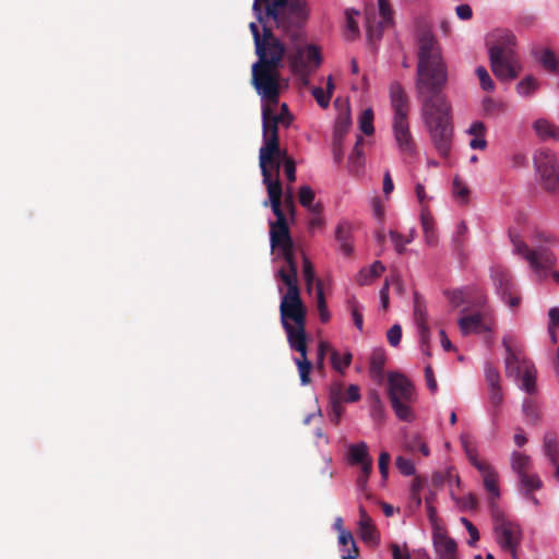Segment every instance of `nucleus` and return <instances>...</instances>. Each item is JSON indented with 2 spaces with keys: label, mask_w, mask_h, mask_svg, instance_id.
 I'll return each instance as SVG.
<instances>
[{
  "label": "nucleus",
  "mask_w": 559,
  "mask_h": 559,
  "mask_svg": "<svg viewBox=\"0 0 559 559\" xmlns=\"http://www.w3.org/2000/svg\"><path fill=\"white\" fill-rule=\"evenodd\" d=\"M370 141H366L361 135L356 136L354 147L352 148V174L359 173L366 164V156L361 146Z\"/></svg>",
  "instance_id": "obj_29"
},
{
  "label": "nucleus",
  "mask_w": 559,
  "mask_h": 559,
  "mask_svg": "<svg viewBox=\"0 0 559 559\" xmlns=\"http://www.w3.org/2000/svg\"><path fill=\"white\" fill-rule=\"evenodd\" d=\"M503 344L507 347L508 355L506 357V372L507 376L513 378L514 380H520L522 372L532 364L531 360L525 357L520 356L511 350L510 346L507 345L506 340H503Z\"/></svg>",
  "instance_id": "obj_26"
},
{
  "label": "nucleus",
  "mask_w": 559,
  "mask_h": 559,
  "mask_svg": "<svg viewBox=\"0 0 559 559\" xmlns=\"http://www.w3.org/2000/svg\"><path fill=\"white\" fill-rule=\"evenodd\" d=\"M287 335V342L293 350L299 353V357L295 358V364L298 367L300 381L302 385L310 383V371L312 365L307 357V333L306 323L296 324L283 328Z\"/></svg>",
  "instance_id": "obj_9"
},
{
  "label": "nucleus",
  "mask_w": 559,
  "mask_h": 559,
  "mask_svg": "<svg viewBox=\"0 0 559 559\" xmlns=\"http://www.w3.org/2000/svg\"><path fill=\"white\" fill-rule=\"evenodd\" d=\"M316 293H317L316 297H317V308H318L319 317H320L321 322L325 323L330 320V312L328 310L321 281H317Z\"/></svg>",
  "instance_id": "obj_40"
},
{
  "label": "nucleus",
  "mask_w": 559,
  "mask_h": 559,
  "mask_svg": "<svg viewBox=\"0 0 559 559\" xmlns=\"http://www.w3.org/2000/svg\"><path fill=\"white\" fill-rule=\"evenodd\" d=\"M544 453L551 464H557L559 461V444L552 435L548 433L544 437Z\"/></svg>",
  "instance_id": "obj_36"
},
{
  "label": "nucleus",
  "mask_w": 559,
  "mask_h": 559,
  "mask_svg": "<svg viewBox=\"0 0 559 559\" xmlns=\"http://www.w3.org/2000/svg\"><path fill=\"white\" fill-rule=\"evenodd\" d=\"M311 94L320 107L326 108L329 106L331 96L322 87H319V86L312 87Z\"/></svg>",
  "instance_id": "obj_58"
},
{
  "label": "nucleus",
  "mask_w": 559,
  "mask_h": 559,
  "mask_svg": "<svg viewBox=\"0 0 559 559\" xmlns=\"http://www.w3.org/2000/svg\"><path fill=\"white\" fill-rule=\"evenodd\" d=\"M461 523L465 526L466 531L469 534L468 545L474 546L475 543L479 539V533L476 526L466 518H461Z\"/></svg>",
  "instance_id": "obj_61"
},
{
  "label": "nucleus",
  "mask_w": 559,
  "mask_h": 559,
  "mask_svg": "<svg viewBox=\"0 0 559 559\" xmlns=\"http://www.w3.org/2000/svg\"><path fill=\"white\" fill-rule=\"evenodd\" d=\"M488 55L492 73L501 82L518 78L522 66L514 50L515 36L506 28H497L487 36Z\"/></svg>",
  "instance_id": "obj_3"
},
{
  "label": "nucleus",
  "mask_w": 559,
  "mask_h": 559,
  "mask_svg": "<svg viewBox=\"0 0 559 559\" xmlns=\"http://www.w3.org/2000/svg\"><path fill=\"white\" fill-rule=\"evenodd\" d=\"M287 150L277 148L266 158H263V148L259 151V165L262 174L263 185L266 187L269 199L272 192H277V198L283 197V188L280 181V169L285 158L287 157Z\"/></svg>",
  "instance_id": "obj_8"
},
{
  "label": "nucleus",
  "mask_w": 559,
  "mask_h": 559,
  "mask_svg": "<svg viewBox=\"0 0 559 559\" xmlns=\"http://www.w3.org/2000/svg\"><path fill=\"white\" fill-rule=\"evenodd\" d=\"M432 546L437 559H459L456 542L438 525L432 531Z\"/></svg>",
  "instance_id": "obj_20"
},
{
  "label": "nucleus",
  "mask_w": 559,
  "mask_h": 559,
  "mask_svg": "<svg viewBox=\"0 0 559 559\" xmlns=\"http://www.w3.org/2000/svg\"><path fill=\"white\" fill-rule=\"evenodd\" d=\"M330 362L335 371L344 374L345 370L349 366V353H344L341 356L337 350L331 349Z\"/></svg>",
  "instance_id": "obj_42"
},
{
  "label": "nucleus",
  "mask_w": 559,
  "mask_h": 559,
  "mask_svg": "<svg viewBox=\"0 0 559 559\" xmlns=\"http://www.w3.org/2000/svg\"><path fill=\"white\" fill-rule=\"evenodd\" d=\"M484 112L489 117H496L506 111V104L502 100H496L486 97L481 102Z\"/></svg>",
  "instance_id": "obj_41"
},
{
  "label": "nucleus",
  "mask_w": 559,
  "mask_h": 559,
  "mask_svg": "<svg viewBox=\"0 0 559 559\" xmlns=\"http://www.w3.org/2000/svg\"><path fill=\"white\" fill-rule=\"evenodd\" d=\"M379 16H367V40L374 46L382 38L383 29L393 23V11L389 0H378Z\"/></svg>",
  "instance_id": "obj_14"
},
{
  "label": "nucleus",
  "mask_w": 559,
  "mask_h": 559,
  "mask_svg": "<svg viewBox=\"0 0 559 559\" xmlns=\"http://www.w3.org/2000/svg\"><path fill=\"white\" fill-rule=\"evenodd\" d=\"M392 131L399 151L402 154L413 155L416 151V145L409 130L408 117L393 118Z\"/></svg>",
  "instance_id": "obj_21"
},
{
  "label": "nucleus",
  "mask_w": 559,
  "mask_h": 559,
  "mask_svg": "<svg viewBox=\"0 0 559 559\" xmlns=\"http://www.w3.org/2000/svg\"><path fill=\"white\" fill-rule=\"evenodd\" d=\"M475 73L479 80L480 87L484 91L492 92L495 90V83L485 67H483V66L477 67Z\"/></svg>",
  "instance_id": "obj_49"
},
{
  "label": "nucleus",
  "mask_w": 559,
  "mask_h": 559,
  "mask_svg": "<svg viewBox=\"0 0 559 559\" xmlns=\"http://www.w3.org/2000/svg\"><path fill=\"white\" fill-rule=\"evenodd\" d=\"M493 516V536L503 551H509L512 559H519L518 547L522 540V530L520 525L503 516L499 510L492 511Z\"/></svg>",
  "instance_id": "obj_7"
},
{
  "label": "nucleus",
  "mask_w": 559,
  "mask_h": 559,
  "mask_svg": "<svg viewBox=\"0 0 559 559\" xmlns=\"http://www.w3.org/2000/svg\"><path fill=\"white\" fill-rule=\"evenodd\" d=\"M389 237L394 245L395 250L399 253H403L405 251L406 245L412 242V237L403 236L402 234L397 233L396 230H390Z\"/></svg>",
  "instance_id": "obj_51"
},
{
  "label": "nucleus",
  "mask_w": 559,
  "mask_h": 559,
  "mask_svg": "<svg viewBox=\"0 0 559 559\" xmlns=\"http://www.w3.org/2000/svg\"><path fill=\"white\" fill-rule=\"evenodd\" d=\"M540 62L542 64L550 70V71H557L558 69V60H557V57L556 55L554 53V51L549 50V49H546L542 57H540Z\"/></svg>",
  "instance_id": "obj_57"
},
{
  "label": "nucleus",
  "mask_w": 559,
  "mask_h": 559,
  "mask_svg": "<svg viewBox=\"0 0 559 559\" xmlns=\"http://www.w3.org/2000/svg\"><path fill=\"white\" fill-rule=\"evenodd\" d=\"M272 212L276 216L275 222L270 223V237L272 248L293 247V240L289 234L285 213L282 209V198H277V192H272L269 199Z\"/></svg>",
  "instance_id": "obj_12"
},
{
  "label": "nucleus",
  "mask_w": 559,
  "mask_h": 559,
  "mask_svg": "<svg viewBox=\"0 0 559 559\" xmlns=\"http://www.w3.org/2000/svg\"><path fill=\"white\" fill-rule=\"evenodd\" d=\"M477 471L480 473L483 477L484 488L490 495V506L493 510H498L496 508V501L500 498V489L498 486V473L496 469L489 464H477Z\"/></svg>",
  "instance_id": "obj_24"
},
{
  "label": "nucleus",
  "mask_w": 559,
  "mask_h": 559,
  "mask_svg": "<svg viewBox=\"0 0 559 559\" xmlns=\"http://www.w3.org/2000/svg\"><path fill=\"white\" fill-rule=\"evenodd\" d=\"M283 257L287 263V270L293 272H298L297 262L294 255V246L293 247H282Z\"/></svg>",
  "instance_id": "obj_62"
},
{
  "label": "nucleus",
  "mask_w": 559,
  "mask_h": 559,
  "mask_svg": "<svg viewBox=\"0 0 559 559\" xmlns=\"http://www.w3.org/2000/svg\"><path fill=\"white\" fill-rule=\"evenodd\" d=\"M329 402V417L336 425L345 413V404L349 402V388L342 382H333L330 388Z\"/></svg>",
  "instance_id": "obj_19"
},
{
  "label": "nucleus",
  "mask_w": 559,
  "mask_h": 559,
  "mask_svg": "<svg viewBox=\"0 0 559 559\" xmlns=\"http://www.w3.org/2000/svg\"><path fill=\"white\" fill-rule=\"evenodd\" d=\"M536 376H537V371H536V368H535L534 364L532 362L522 372V374L520 377V380H518L519 381V388L522 391L526 392L527 394L536 393L537 392Z\"/></svg>",
  "instance_id": "obj_30"
},
{
  "label": "nucleus",
  "mask_w": 559,
  "mask_h": 559,
  "mask_svg": "<svg viewBox=\"0 0 559 559\" xmlns=\"http://www.w3.org/2000/svg\"><path fill=\"white\" fill-rule=\"evenodd\" d=\"M511 242L513 246V253L520 255L530 264V259L533 255L532 248H530V246L525 241H523L521 237L518 235H511Z\"/></svg>",
  "instance_id": "obj_43"
},
{
  "label": "nucleus",
  "mask_w": 559,
  "mask_h": 559,
  "mask_svg": "<svg viewBox=\"0 0 559 559\" xmlns=\"http://www.w3.org/2000/svg\"><path fill=\"white\" fill-rule=\"evenodd\" d=\"M420 221L427 245L435 246L437 243V237L433 231L431 216L429 215V213L423 211L420 215Z\"/></svg>",
  "instance_id": "obj_44"
},
{
  "label": "nucleus",
  "mask_w": 559,
  "mask_h": 559,
  "mask_svg": "<svg viewBox=\"0 0 559 559\" xmlns=\"http://www.w3.org/2000/svg\"><path fill=\"white\" fill-rule=\"evenodd\" d=\"M283 257L287 263V270L293 272H298L297 262L294 255V246L293 247H282Z\"/></svg>",
  "instance_id": "obj_63"
},
{
  "label": "nucleus",
  "mask_w": 559,
  "mask_h": 559,
  "mask_svg": "<svg viewBox=\"0 0 559 559\" xmlns=\"http://www.w3.org/2000/svg\"><path fill=\"white\" fill-rule=\"evenodd\" d=\"M395 464L399 471L405 476H412L416 472L414 463L404 456H397Z\"/></svg>",
  "instance_id": "obj_55"
},
{
  "label": "nucleus",
  "mask_w": 559,
  "mask_h": 559,
  "mask_svg": "<svg viewBox=\"0 0 559 559\" xmlns=\"http://www.w3.org/2000/svg\"><path fill=\"white\" fill-rule=\"evenodd\" d=\"M280 74L277 69L253 63L252 84L257 93L267 105H277L280 99Z\"/></svg>",
  "instance_id": "obj_10"
},
{
  "label": "nucleus",
  "mask_w": 559,
  "mask_h": 559,
  "mask_svg": "<svg viewBox=\"0 0 559 559\" xmlns=\"http://www.w3.org/2000/svg\"><path fill=\"white\" fill-rule=\"evenodd\" d=\"M390 98L394 111L393 118L408 117L409 106L407 95L399 83L391 84Z\"/></svg>",
  "instance_id": "obj_25"
},
{
  "label": "nucleus",
  "mask_w": 559,
  "mask_h": 559,
  "mask_svg": "<svg viewBox=\"0 0 559 559\" xmlns=\"http://www.w3.org/2000/svg\"><path fill=\"white\" fill-rule=\"evenodd\" d=\"M385 362V354L383 350L377 349L372 353L370 359V370L376 376H380L382 373L383 367Z\"/></svg>",
  "instance_id": "obj_48"
},
{
  "label": "nucleus",
  "mask_w": 559,
  "mask_h": 559,
  "mask_svg": "<svg viewBox=\"0 0 559 559\" xmlns=\"http://www.w3.org/2000/svg\"><path fill=\"white\" fill-rule=\"evenodd\" d=\"M386 338L391 346L396 347L401 343L402 328L400 324L392 325L386 332Z\"/></svg>",
  "instance_id": "obj_59"
},
{
  "label": "nucleus",
  "mask_w": 559,
  "mask_h": 559,
  "mask_svg": "<svg viewBox=\"0 0 559 559\" xmlns=\"http://www.w3.org/2000/svg\"><path fill=\"white\" fill-rule=\"evenodd\" d=\"M414 321L419 335L421 348L427 356H430L428 350L430 330L428 326L427 311L424 302L419 299L417 294H415L414 297Z\"/></svg>",
  "instance_id": "obj_23"
},
{
  "label": "nucleus",
  "mask_w": 559,
  "mask_h": 559,
  "mask_svg": "<svg viewBox=\"0 0 559 559\" xmlns=\"http://www.w3.org/2000/svg\"><path fill=\"white\" fill-rule=\"evenodd\" d=\"M522 412L530 424H536L540 418L538 405L533 400L523 401Z\"/></svg>",
  "instance_id": "obj_45"
},
{
  "label": "nucleus",
  "mask_w": 559,
  "mask_h": 559,
  "mask_svg": "<svg viewBox=\"0 0 559 559\" xmlns=\"http://www.w3.org/2000/svg\"><path fill=\"white\" fill-rule=\"evenodd\" d=\"M373 120V110L370 107L364 109L357 118L358 130L366 136L373 135L376 131Z\"/></svg>",
  "instance_id": "obj_34"
},
{
  "label": "nucleus",
  "mask_w": 559,
  "mask_h": 559,
  "mask_svg": "<svg viewBox=\"0 0 559 559\" xmlns=\"http://www.w3.org/2000/svg\"><path fill=\"white\" fill-rule=\"evenodd\" d=\"M283 166L288 182H294L296 180V164L294 158L287 154V157L285 158Z\"/></svg>",
  "instance_id": "obj_60"
},
{
  "label": "nucleus",
  "mask_w": 559,
  "mask_h": 559,
  "mask_svg": "<svg viewBox=\"0 0 559 559\" xmlns=\"http://www.w3.org/2000/svg\"><path fill=\"white\" fill-rule=\"evenodd\" d=\"M510 459L512 471L518 475V477L531 472L532 460L528 455L514 451L511 453Z\"/></svg>",
  "instance_id": "obj_33"
},
{
  "label": "nucleus",
  "mask_w": 559,
  "mask_h": 559,
  "mask_svg": "<svg viewBox=\"0 0 559 559\" xmlns=\"http://www.w3.org/2000/svg\"><path fill=\"white\" fill-rule=\"evenodd\" d=\"M391 461V455L386 451H382L379 455V472L381 475V479L383 483L388 480L389 477V464Z\"/></svg>",
  "instance_id": "obj_56"
},
{
  "label": "nucleus",
  "mask_w": 559,
  "mask_h": 559,
  "mask_svg": "<svg viewBox=\"0 0 559 559\" xmlns=\"http://www.w3.org/2000/svg\"><path fill=\"white\" fill-rule=\"evenodd\" d=\"M302 273H304V278L306 282V288H307L308 293L310 294L312 290V285L316 281V274H314L313 265L307 257H304Z\"/></svg>",
  "instance_id": "obj_50"
},
{
  "label": "nucleus",
  "mask_w": 559,
  "mask_h": 559,
  "mask_svg": "<svg viewBox=\"0 0 559 559\" xmlns=\"http://www.w3.org/2000/svg\"><path fill=\"white\" fill-rule=\"evenodd\" d=\"M521 489L526 493H531L533 490H538L543 486V481L537 474H531L530 472L519 476Z\"/></svg>",
  "instance_id": "obj_38"
},
{
  "label": "nucleus",
  "mask_w": 559,
  "mask_h": 559,
  "mask_svg": "<svg viewBox=\"0 0 559 559\" xmlns=\"http://www.w3.org/2000/svg\"><path fill=\"white\" fill-rule=\"evenodd\" d=\"M533 130L542 141H559V126L555 124L546 118L536 119L533 124Z\"/></svg>",
  "instance_id": "obj_27"
},
{
  "label": "nucleus",
  "mask_w": 559,
  "mask_h": 559,
  "mask_svg": "<svg viewBox=\"0 0 559 559\" xmlns=\"http://www.w3.org/2000/svg\"><path fill=\"white\" fill-rule=\"evenodd\" d=\"M297 274L298 272L288 271L284 267L277 272V277L287 286V292L282 295L280 305L283 328L307 322V308L300 297Z\"/></svg>",
  "instance_id": "obj_5"
},
{
  "label": "nucleus",
  "mask_w": 559,
  "mask_h": 559,
  "mask_svg": "<svg viewBox=\"0 0 559 559\" xmlns=\"http://www.w3.org/2000/svg\"><path fill=\"white\" fill-rule=\"evenodd\" d=\"M384 270L385 267L380 261H374L368 267L360 270V272L357 274L356 280L360 285H367L371 283L374 278L379 277Z\"/></svg>",
  "instance_id": "obj_31"
},
{
  "label": "nucleus",
  "mask_w": 559,
  "mask_h": 559,
  "mask_svg": "<svg viewBox=\"0 0 559 559\" xmlns=\"http://www.w3.org/2000/svg\"><path fill=\"white\" fill-rule=\"evenodd\" d=\"M413 403L414 402L399 401L392 402L391 406L400 420L412 423L415 420V413L411 406Z\"/></svg>",
  "instance_id": "obj_35"
},
{
  "label": "nucleus",
  "mask_w": 559,
  "mask_h": 559,
  "mask_svg": "<svg viewBox=\"0 0 559 559\" xmlns=\"http://www.w3.org/2000/svg\"><path fill=\"white\" fill-rule=\"evenodd\" d=\"M368 401L370 403L371 413L373 416H381L383 413V404L380 399V395L377 391H370L368 393Z\"/></svg>",
  "instance_id": "obj_54"
},
{
  "label": "nucleus",
  "mask_w": 559,
  "mask_h": 559,
  "mask_svg": "<svg viewBox=\"0 0 559 559\" xmlns=\"http://www.w3.org/2000/svg\"><path fill=\"white\" fill-rule=\"evenodd\" d=\"M262 135L263 158H266L275 150L281 148L278 136V123L270 119V105L262 107Z\"/></svg>",
  "instance_id": "obj_18"
},
{
  "label": "nucleus",
  "mask_w": 559,
  "mask_h": 559,
  "mask_svg": "<svg viewBox=\"0 0 559 559\" xmlns=\"http://www.w3.org/2000/svg\"><path fill=\"white\" fill-rule=\"evenodd\" d=\"M466 233H467V226L464 222H461L457 225L456 231L452 237V242H453L454 249L456 251H462L464 242H465Z\"/></svg>",
  "instance_id": "obj_52"
},
{
  "label": "nucleus",
  "mask_w": 559,
  "mask_h": 559,
  "mask_svg": "<svg viewBox=\"0 0 559 559\" xmlns=\"http://www.w3.org/2000/svg\"><path fill=\"white\" fill-rule=\"evenodd\" d=\"M388 393L390 402H415L416 394L412 382L402 373H391L388 380Z\"/></svg>",
  "instance_id": "obj_17"
},
{
  "label": "nucleus",
  "mask_w": 559,
  "mask_h": 559,
  "mask_svg": "<svg viewBox=\"0 0 559 559\" xmlns=\"http://www.w3.org/2000/svg\"><path fill=\"white\" fill-rule=\"evenodd\" d=\"M485 377L489 388L500 386V374L498 370L491 367L490 365H487L485 368Z\"/></svg>",
  "instance_id": "obj_64"
},
{
  "label": "nucleus",
  "mask_w": 559,
  "mask_h": 559,
  "mask_svg": "<svg viewBox=\"0 0 559 559\" xmlns=\"http://www.w3.org/2000/svg\"><path fill=\"white\" fill-rule=\"evenodd\" d=\"M265 15L273 19L274 28L287 44V60L293 73L304 86L322 63L319 46L307 43L306 25L310 16L307 0H273Z\"/></svg>",
  "instance_id": "obj_2"
},
{
  "label": "nucleus",
  "mask_w": 559,
  "mask_h": 559,
  "mask_svg": "<svg viewBox=\"0 0 559 559\" xmlns=\"http://www.w3.org/2000/svg\"><path fill=\"white\" fill-rule=\"evenodd\" d=\"M471 136L469 146L473 150H485L487 147V141L485 138L486 127L479 121H473L466 131Z\"/></svg>",
  "instance_id": "obj_28"
},
{
  "label": "nucleus",
  "mask_w": 559,
  "mask_h": 559,
  "mask_svg": "<svg viewBox=\"0 0 559 559\" xmlns=\"http://www.w3.org/2000/svg\"><path fill=\"white\" fill-rule=\"evenodd\" d=\"M299 203L306 207L311 209V204L314 201V192L309 186H301L299 188Z\"/></svg>",
  "instance_id": "obj_53"
},
{
  "label": "nucleus",
  "mask_w": 559,
  "mask_h": 559,
  "mask_svg": "<svg viewBox=\"0 0 559 559\" xmlns=\"http://www.w3.org/2000/svg\"><path fill=\"white\" fill-rule=\"evenodd\" d=\"M335 239L345 255H349V230L345 224H340L335 231Z\"/></svg>",
  "instance_id": "obj_47"
},
{
  "label": "nucleus",
  "mask_w": 559,
  "mask_h": 559,
  "mask_svg": "<svg viewBox=\"0 0 559 559\" xmlns=\"http://www.w3.org/2000/svg\"><path fill=\"white\" fill-rule=\"evenodd\" d=\"M270 119L276 121L278 124H284L286 128L289 127L293 121V116L288 110L287 104L283 103L281 105V111L278 114L274 112L270 107Z\"/></svg>",
  "instance_id": "obj_46"
},
{
  "label": "nucleus",
  "mask_w": 559,
  "mask_h": 559,
  "mask_svg": "<svg viewBox=\"0 0 559 559\" xmlns=\"http://www.w3.org/2000/svg\"><path fill=\"white\" fill-rule=\"evenodd\" d=\"M538 81L534 76L528 75L516 84V92L522 97H530L538 90Z\"/></svg>",
  "instance_id": "obj_37"
},
{
  "label": "nucleus",
  "mask_w": 559,
  "mask_h": 559,
  "mask_svg": "<svg viewBox=\"0 0 559 559\" xmlns=\"http://www.w3.org/2000/svg\"><path fill=\"white\" fill-rule=\"evenodd\" d=\"M415 91L421 103V118L435 150L449 157L453 144L451 107L442 90L448 81V68L441 47L430 31L418 36Z\"/></svg>",
  "instance_id": "obj_1"
},
{
  "label": "nucleus",
  "mask_w": 559,
  "mask_h": 559,
  "mask_svg": "<svg viewBox=\"0 0 559 559\" xmlns=\"http://www.w3.org/2000/svg\"><path fill=\"white\" fill-rule=\"evenodd\" d=\"M490 276L501 300L510 307H516L520 304V298L513 292L514 284L511 274L503 269L493 267L491 269Z\"/></svg>",
  "instance_id": "obj_16"
},
{
  "label": "nucleus",
  "mask_w": 559,
  "mask_h": 559,
  "mask_svg": "<svg viewBox=\"0 0 559 559\" xmlns=\"http://www.w3.org/2000/svg\"><path fill=\"white\" fill-rule=\"evenodd\" d=\"M533 164L543 188L550 193L558 192L559 166L556 154L547 148L538 150L533 156Z\"/></svg>",
  "instance_id": "obj_11"
},
{
  "label": "nucleus",
  "mask_w": 559,
  "mask_h": 559,
  "mask_svg": "<svg viewBox=\"0 0 559 559\" xmlns=\"http://www.w3.org/2000/svg\"><path fill=\"white\" fill-rule=\"evenodd\" d=\"M451 498L455 502L456 507L460 511H473L477 508V498L474 493L468 492L463 497H456L453 491H451Z\"/></svg>",
  "instance_id": "obj_39"
},
{
  "label": "nucleus",
  "mask_w": 559,
  "mask_h": 559,
  "mask_svg": "<svg viewBox=\"0 0 559 559\" xmlns=\"http://www.w3.org/2000/svg\"><path fill=\"white\" fill-rule=\"evenodd\" d=\"M483 318L480 313H474L462 317L459 320V326L462 334L479 333L481 331Z\"/></svg>",
  "instance_id": "obj_32"
},
{
  "label": "nucleus",
  "mask_w": 559,
  "mask_h": 559,
  "mask_svg": "<svg viewBox=\"0 0 559 559\" xmlns=\"http://www.w3.org/2000/svg\"><path fill=\"white\" fill-rule=\"evenodd\" d=\"M349 133V105L346 98V105L341 109L333 128L332 133V155L336 165H340L345 155L346 139Z\"/></svg>",
  "instance_id": "obj_13"
},
{
  "label": "nucleus",
  "mask_w": 559,
  "mask_h": 559,
  "mask_svg": "<svg viewBox=\"0 0 559 559\" xmlns=\"http://www.w3.org/2000/svg\"><path fill=\"white\" fill-rule=\"evenodd\" d=\"M358 536L369 548H377L380 545V532L366 510L359 508Z\"/></svg>",
  "instance_id": "obj_22"
},
{
  "label": "nucleus",
  "mask_w": 559,
  "mask_h": 559,
  "mask_svg": "<svg viewBox=\"0 0 559 559\" xmlns=\"http://www.w3.org/2000/svg\"><path fill=\"white\" fill-rule=\"evenodd\" d=\"M272 1L273 0H261L259 2H255V0L253 1L252 10L264 29V40L260 44V48H255V52L259 57V60L255 63L277 69L284 55H287V44L280 34L276 36L272 31V26L269 25V22H273V19L267 17L265 12L269 3Z\"/></svg>",
  "instance_id": "obj_4"
},
{
  "label": "nucleus",
  "mask_w": 559,
  "mask_h": 559,
  "mask_svg": "<svg viewBox=\"0 0 559 559\" xmlns=\"http://www.w3.org/2000/svg\"><path fill=\"white\" fill-rule=\"evenodd\" d=\"M531 269L539 276L546 277L547 271L557 264L554 248L558 245L557 238L551 233L536 231L532 235Z\"/></svg>",
  "instance_id": "obj_6"
},
{
  "label": "nucleus",
  "mask_w": 559,
  "mask_h": 559,
  "mask_svg": "<svg viewBox=\"0 0 559 559\" xmlns=\"http://www.w3.org/2000/svg\"><path fill=\"white\" fill-rule=\"evenodd\" d=\"M352 465H358L360 467V474L357 476L356 486L359 491H365L373 466V460L369 454L366 442L361 441L352 444Z\"/></svg>",
  "instance_id": "obj_15"
}]
</instances>
